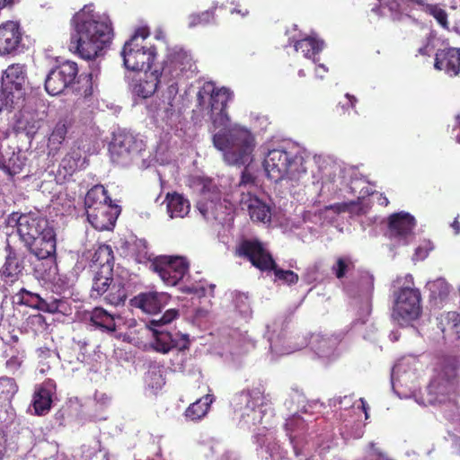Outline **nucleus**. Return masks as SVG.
Returning <instances> with one entry per match:
<instances>
[{
  "instance_id": "nucleus-1",
  "label": "nucleus",
  "mask_w": 460,
  "mask_h": 460,
  "mask_svg": "<svg viewBox=\"0 0 460 460\" xmlns=\"http://www.w3.org/2000/svg\"><path fill=\"white\" fill-rule=\"evenodd\" d=\"M232 93L226 87L217 88L212 82H205L197 93L198 107L211 121L214 130V146L222 152L224 160L231 165L249 164L253 160L256 146L252 131L240 124H229L226 105Z\"/></svg>"
},
{
  "instance_id": "nucleus-2",
  "label": "nucleus",
  "mask_w": 460,
  "mask_h": 460,
  "mask_svg": "<svg viewBox=\"0 0 460 460\" xmlns=\"http://www.w3.org/2000/svg\"><path fill=\"white\" fill-rule=\"evenodd\" d=\"M191 186L199 192L197 208L208 221L226 223L232 220L235 203H239L242 209L249 212L252 220L261 223L270 221V208L256 197L255 178L247 169L243 172L241 180L231 193L230 199H222L217 184L210 178L194 177L191 180Z\"/></svg>"
},
{
  "instance_id": "nucleus-3",
  "label": "nucleus",
  "mask_w": 460,
  "mask_h": 460,
  "mask_svg": "<svg viewBox=\"0 0 460 460\" xmlns=\"http://www.w3.org/2000/svg\"><path fill=\"white\" fill-rule=\"evenodd\" d=\"M413 356L402 358L393 367L392 386L400 398L414 397L420 405L443 404L452 401L456 391V363L444 358L436 368V375L427 387L426 398L417 396V365Z\"/></svg>"
},
{
  "instance_id": "nucleus-4",
  "label": "nucleus",
  "mask_w": 460,
  "mask_h": 460,
  "mask_svg": "<svg viewBox=\"0 0 460 460\" xmlns=\"http://www.w3.org/2000/svg\"><path fill=\"white\" fill-rule=\"evenodd\" d=\"M232 403L242 427L251 429L259 424L263 425L254 435L259 454L265 458L270 456L272 460L284 458L287 452L277 444L275 432L266 427L273 413L262 392L259 388L243 391L233 398Z\"/></svg>"
},
{
  "instance_id": "nucleus-5",
  "label": "nucleus",
  "mask_w": 460,
  "mask_h": 460,
  "mask_svg": "<svg viewBox=\"0 0 460 460\" xmlns=\"http://www.w3.org/2000/svg\"><path fill=\"white\" fill-rule=\"evenodd\" d=\"M71 48L84 59L98 57L112 39L109 17L94 12L92 4L84 5L72 19Z\"/></svg>"
},
{
  "instance_id": "nucleus-6",
  "label": "nucleus",
  "mask_w": 460,
  "mask_h": 460,
  "mask_svg": "<svg viewBox=\"0 0 460 460\" xmlns=\"http://www.w3.org/2000/svg\"><path fill=\"white\" fill-rule=\"evenodd\" d=\"M9 222L16 224L20 239L39 260L55 255L56 234L49 220L40 212L13 214Z\"/></svg>"
},
{
  "instance_id": "nucleus-7",
  "label": "nucleus",
  "mask_w": 460,
  "mask_h": 460,
  "mask_svg": "<svg viewBox=\"0 0 460 460\" xmlns=\"http://www.w3.org/2000/svg\"><path fill=\"white\" fill-rule=\"evenodd\" d=\"M263 168L267 176L273 181H287L291 185L298 184L306 176V162L299 154L297 147L280 144L268 149Z\"/></svg>"
},
{
  "instance_id": "nucleus-8",
  "label": "nucleus",
  "mask_w": 460,
  "mask_h": 460,
  "mask_svg": "<svg viewBox=\"0 0 460 460\" xmlns=\"http://www.w3.org/2000/svg\"><path fill=\"white\" fill-rule=\"evenodd\" d=\"M266 328L265 336L270 342V351L279 356L290 354L309 345L319 358L329 359L335 355V349L339 343L337 337L322 334H313L309 342L305 336L296 337L295 341H291V338L287 340L284 337L280 322H273Z\"/></svg>"
},
{
  "instance_id": "nucleus-9",
  "label": "nucleus",
  "mask_w": 460,
  "mask_h": 460,
  "mask_svg": "<svg viewBox=\"0 0 460 460\" xmlns=\"http://www.w3.org/2000/svg\"><path fill=\"white\" fill-rule=\"evenodd\" d=\"M313 181V185L318 190L319 195L329 196L348 189V191L358 194V198H364L371 193L367 181L358 176V172L353 168H342L332 162H323L319 166V175Z\"/></svg>"
},
{
  "instance_id": "nucleus-10",
  "label": "nucleus",
  "mask_w": 460,
  "mask_h": 460,
  "mask_svg": "<svg viewBox=\"0 0 460 460\" xmlns=\"http://www.w3.org/2000/svg\"><path fill=\"white\" fill-rule=\"evenodd\" d=\"M179 316V311L176 309L167 310L163 316L150 320L141 332L151 333L153 341L152 347L155 350L161 353H167L172 349L180 350L188 348L189 340L187 335L179 332H170L167 326Z\"/></svg>"
},
{
  "instance_id": "nucleus-11",
  "label": "nucleus",
  "mask_w": 460,
  "mask_h": 460,
  "mask_svg": "<svg viewBox=\"0 0 460 460\" xmlns=\"http://www.w3.org/2000/svg\"><path fill=\"white\" fill-rule=\"evenodd\" d=\"M148 111L162 128L177 130L184 120V103L177 84H169L159 101L148 106Z\"/></svg>"
},
{
  "instance_id": "nucleus-12",
  "label": "nucleus",
  "mask_w": 460,
  "mask_h": 460,
  "mask_svg": "<svg viewBox=\"0 0 460 460\" xmlns=\"http://www.w3.org/2000/svg\"><path fill=\"white\" fill-rule=\"evenodd\" d=\"M397 290L394 292L393 318L400 325L417 319L420 314V293L414 288L411 274L396 279Z\"/></svg>"
},
{
  "instance_id": "nucleus-13",
  "label": "nucleus",
  "mask_w": 460,
  "mask_h": 460,
  "mask_svg": "<svg viewBox=\"0 0 460 460\" xmlns=\"http://www.w3.org/2000/svg\"><path fill=\"white\" fill-rule=\"evenodd\" d=\"M148 36L147 28H138L124 43L120 56L123 59V66L128 70L138 71L146 67L150 69L156 58L157 52L155 46L146 43Z\"/></svg>"
},
{
  "instance_id": "nucleus-14",
  "label": "nucleus",
  "mask_w": 460,
  "mask_h": 460,
  "mask_svg": "<svg viewBox=\"0 0 460 460\" xmlns=\"http://www.w3.org/2000/svg\"><path fill=\"white\" fill-rule=\"evenodd\" d=\"M240 256H244L253 266L261 270H273L275 277L287 284H293L298 280V276L291 270L278 269L271 255L257 240L243 241L238 248Z\"/></svg>"
},
{
  "instance_id": "nucleus-15",
  "label": "nucleus",
  "mask_w": 460,
  "mask_h": 460,
  "mask_svg": "<svg viewBox=\"0 0 460 460\" xmlns=\"http://www.w3.org/2000/svg\"><path fill=\"white\" fill-rule=\"evenodd\" d=\"M195 69L191 55L181 48L174 47L168 50L159 74L164 84L169 85L175 82L178 84V80L191 76Z\"/></svg>"
},
{
  "instance_id": "nucleus-16",
  "label": "nucleus",
  "mask_w": 460,
  "mask_h": 460,
  "mask_svg": "<svg viewBox=\"0 0 460 460\" xmlns=\"http://www.w3.org/2000/svg\"><path fill=\"white\" fill-rule=\"evenodd\" d=\"M144 142L134 134L126 130H118L113 134L109 151L113 163L126 166L144 149Z\"/></svg>"
},
{
  "instance_id": "nucleus-17",
  "label": "nucleus",
  "mask_w": 460,
  "mask_h": 460,
  "mask_svg": "<svg viewBox=\"0 0 460 460\" xmlns=\"http://www.w3.org/2000/svg\"><path fill=\"white\" fill-rule=\"evenodd\" d=\"M112 273L96 271L91 288L90 296L93 299L103 297V301L112 306L124 305L127 292L121 281H115Z\"/></svg>"
},
{
  "instance_id": "nucleus-18",
  "label": "nucleus",
  "mask_w": 460,
  "mask_h": 460,
  "mask_svg": "<svg viewBox=\"0 0 460 460\" xmlns=\"http://www.w3.org/2000/svg\"><path fill=\"white\" fill-rule=\"evenodd\" d=\"M150 268L165 285L176 286L188 273L189 263L183 257L160 256L152 261Z\"/></svg>"
},
{
  "instance_id": "nucleus-19",
  "label": "nucleus",
  "mask_w": 460,
  "mask_h": 460,
  "mask_svg": "<svg viewBox=\"0 0 460 460\" xmlns=\"http://www.w3.org/2000/svg\"><path fill=\"white\" fill-rule=\"evenodd\" d=\"M78 73L76 63L66 61L53 68L45 80V89L50 95L61 93L75 78Z\"/></svg>"
},
{
  "instance_id": "nucleus-20",
  "label": "nucleus",
  "mask_w": 460,
  "mask_h": 460,
  "mask_svg": "<svg viewBox=\"0 0 460 460\" xmlns=\"http://www.w3.org/2000/svg\"><path fill=\"white\" fill-rule=\"evenodd\" d=\"M414 217L406 212L390 216L388 220V236L398 244L406 245L413 239Z\"/></svg>"
},
{
  "instance_id": "nucleus-21",
  "label": "nucleus",
  "mask_w": 460,
  "mask_h": 460,
  "mask_svg": "<svg viewBox=\"0 0 460 460\" xmlns=\"http://www.w3.org/2000/svg\"><path fill=\"white\" fill-rule=\"evenodd\" d=\"M27 84V72L24 65H10L2 75V87L21 104L23 102L25 85Z\"/></svg>"
},
{
  "instance_id": "nucleus-22",
  "label": "nucleus",
  "mask_w": 460,
  "mask_h": 460,
  "mask_svg": "<svg viewBox=\"0 0 460 460\" xmlns=\"http://www.w3.org/2000/svg\"><path fill=\"white\" fill-rule=\"evenodd\" d=\"M23 32L18 22L0 25V56L15 55L22 48Z\"/></svg>"
},
{
  "instance_id": "nucleus-23",
  "label": "nucleus",
  "mask_w": 460,
  "mask_h": 460,
  "mask_svg": "<svg viewBox=\"0 0 460 460\" xmlns=\"http://www.w3.org/2000/svg\"><path fill=\"white\" fill-rule=\"evenodd\" d=\"M163 83L158 69H146L144 73L134 75L128 83V87L133 95L146 99L152 96L157 90L158 84Z\"/></svg>"
},
{
  "instance_id": "nucleus-24",
  "label": "nucleus",
  "mask_w": 460,
  "mask_h": 460,
  "mask_svg": "<svg viewBox=\"0 0 460 460\" xmlns=\"http://www.w3.org/2000/svg\"><path fill=\"white\" fill-rule=\"evenodd\" d=\"M119 214V207L111 203L104 204L98 207V208L86 211L89 223L99 231L112 229Z\"/></svg>"
},
{
  "instance_id": "nucleus-25",
  "label": "nucleus",
  "mask_w": 460,
  "mask_h": 460,
  "mask_svg": "<svg viewBox=\"0 0 460 460\" xmlns=\"http://www.w3.org/2000/svg\"><path fill=\"white\" fill-rule=\"evenodd\" d=\"M24 270V255L8 248L5 261L0 269V278L5 285L12 286L22 276Z\"/></svg>"
},
{
  "instance_id": "nucleus-26",
  "label": "nucleus",
  "mask_w": 460,
  "mask_h": 460,
  "mask_svg": "<svg viewBox=\"0 0 460 460\" xmlns=\"http://www.w3.org/2000/svg\"><path fill=\"white\" fill-rule=\"evenodd\" d=\"M170 296L165 292L148 291L138 294L131 300L133 306L146 314H155L169 301Z\"/></svg>"
},
{
  "instance_id": "nucleus-27",
  "label": "nucleus",
  "mask_w": 460,
  "mask_h": 460,
  "mask_svg": "<svg viewBox=\"0 0 460 460\" xmlns=\"http://www.w3.org/2000/svg\"><path fill=\"white\" fill-rule=\"evenodd\" d=\"M55 394L56 383L52 379H47L36 387L32 401L35 414L45 415L49 411Z\"/></svg>"
},
{
  "instance_id": "nucleus-28",
  "label": "nucleus",
  "mask_w": 460,
  "mask_h": 460,
  "mask_svg": "<svg viewBox=\"0 0 460 460\" xmlns=\"http://www.w3.org/2000/svg\"><path fill=\"white\" fill-rule=\"evenodd\" d=\"M17 302L27 306L49 313H56L62 310L64 303L62 301L53 300L48 302L39 294L21 288L16 294Z\"/></svg>"
},
{
  "instance_id": "nucleus-29",
  "label": "nucleus",
  "mask_w": 460,
  "mask_h": 460,
  "mask_svg": "<svg viewBox=\"0 0 460 460\" xmlns=\"http://www.w3.org/2000/svg\"><path fill=\"white\" fill-rule=\"evenodd\" d=\"M434 66L443 70L449 76H456L460 73V49L448 48L440 49L436 53Z\"/></svg>"
},
{
  "instance_id": "nucleus-30",
  "label": "nucleus",
  "mask_w": 460,
  "mask_h": 460,
  "mask_svg": "<svg viewBox=\"0 0 460 460\" xmlns=\"http://www.w3.org/2000/svg\"><path fill=\"white\" fill-rule=\"evenodd\" d=\"M285 429L295 455L299 456L302 454L301 447L305 439V421L299 415H293L287 420Z\"/></svg>"
},
{
  "instance_id": "nucleus-31",
  "label": "nucleus",
  "mask_w": 460,
  "mask_h": 460,
  "mask_svg": "<svg viewBox=\"0 0 460 460\" xmlns=\"http://www.w3.org/2000/svg\"><path fill=\"white\" fill-rule=\"evenodd\" d=\"M24 166V158L21 152H15L9 146H0V169L10 176L21 172Z\"/></svg>"
},
{
  "instance_id": "nucleus-32",
  "label": "nucleus",
  "mask_w": 460,
  "mask_h": 460,
  "mask_svg": "<svg viewBox=\"0 0 460 460\" xmlns=\"http://www.w3.org/2000/svg\"><path fill=\"white\" fill-rule=\"evenodd\" d=\"M165 201L167 213L171 218H183L190 212V201L181 194H167Z\"/></svg>"
},
{
  "instance_id": "nucleus-33",
  "label": "nucleus",
  "mask_w": 460,
  "mask_h": 460,
  "mask_svg": "<svg viewBox=\"0 0 460 460\" xmlns=\"http://www.w3.org/2000/svg\"><path fill=\"white\" fill-rule=\"evenodd\" d=\"M117 319H119V315L109 313L102 307H95L90 315L91 322L107 332H114L116 331Z\"/></svg>"
},
{
  "instance_id": "nucleus-34",
  "label": "nucleus",
  "mask_w": 460,
  "mask_h": 460,
  "mask_svg": "<svg viewBox=\"0 0 460 460\" xmlns=\"http://www.w3.org/2000/svg\"><path fill=\"white\" fill-rule=\"evenodd\" d=\"M323 47L324 42L314 35L304 38L295 44L296 51L301 50L306 58H312L314 63L316 62L315 56L323 50Z\"/></svg>"
},
{
  "instance_id": "nucleus-35",
  "label": "nucleus",
  "mask_w": 460,
  "mask_h": 460,
  "mask_svg": "<svg viewBox=\"0 0 460 460\" xmlns=\"http://www.w3.org/2000/svg\"><path fill=\"white\" fill-rule=\"evenodd\" d=\"M114 262L113 251L110 245H100L93 255V264L102 273H112Z\"/></svg>"
},
{
  "instance_id": "nucleus-36",
  "label": "nucleus",
  "mask_w": 460,
  "mask_h": 460,
  "mask_svg": "<svg viewBox=\"0 0 460 460\" xmlns=\"http://www.w3.org/2000/svg\"><path fill=\"white\" fill-rule=\"evenodd\" d=\"M214 401L212 394H207L191 403L185 411V417L191 421H197L205 417Z\"/></svg>"
},
{
  "instance_id": "nucleus-37",
  "label": "nucleus",
  "mask_w": 460,
  "mask_h": 460,
  "mask_svg": "<svg viewBox=\"0 0 460 460\" xmlns=\"http://www.w3.org/2000/svg\"><path fill=\"white\" fill-rule=\"evenodd\" d=\"M111 199L107 196V191L102 185H95L88 190L84 205L86 211L89 209H95L104 204H111Z\"/></svg>"
},
{
  "instance_id": "nucleus-38",
  "label": "nucleus",
  "mask_w": 460,
  "mask_h": 460,
  "mask_svg": "<svg viewBox=\"0 0 460 460\" xmlns=\"http://www.w3.org/2000/svg\"><path fill=\"white\" fill-rule=\"evenodd\" d=\"M426 287L429 290L430 298L436 305H441L447 298L450 292V286L443 278L429 281Z\"/></svg>"
},
{
  "instance_id": "nucleus-39",
  "label": "nucleus",
  "mask_w": 460,
  "mask_h": 460,
  "mask_svg": "<svg viewBox=\"0 0 460 460\" xmlns=\"http://www.w3.org/2000/svg\"><path fill=\"white\" fill-rule=\"evenodd\" d=\"M40 127V121L28 112H22L17 121V128L25 131L27 135H34Z\"/></svg>"
},
{
  "instance_id": "nucleus-40",
  "label": "nucleus",
  "mask_w": 460,
  "mask_h": 460,
  "mask_svg": "<svg viewBox=\"0 0 460 460\" xmlns=\"http://www.w3.org/2000/svg\"><path fill=\"white\" fill-rule=\"evenodd\" d=\"M17 389V385L13 378L0 377V401L4 405L10 402Z\"/></svg>"
},
{
  "instance_id": "nucleus-41",
  "label": "nucleus",
  "mask_w": 460,
  "mask_h": 460,
  "mask_svg": "<svg viewBox=\"0 0 460 460\" xmlns=\"http://www.w3.org/2000/svg\"><path fill=\"white\" fill-rule=\"evenodd\" d=\"M215 9L214 6L211 10H207L199 13H192L188 17V27L194 28L199 25H207L215 21Z\"/></svg>"
},
{
  "instance_id": "nucleus-42",
  "label": "nucleus",
  "mask_w": 460,
  "mask_h": 460,
  "mask_svg": "<svg viewBox=\"0 0 460 460\" xmlns=\"http://www.w3.org/2000/svg\"><path fill=\"white\" fill-rule=\"evenodd\" d=\"M67 132L66 125L64 121H58L49 138V146L50 149H58L63 142Z\"/></svg>"
},
{
  "instance_id": "nucleus-43",
  "label": "nucleus",
  "mask_w": 460,
  "mask_h": 460,
  "mask_svg": "<svg viewBox=\"0 0 460 460\" xmlns=\"http://www.w3.org/2000/svg\"><path fill=\"white\" fill-rule=\"evenodd\" d=\"M380 12L383 15H389L394 21H402L406 16L402 12L399 3L395 0L382 4Z\"/></svg>"
},
{
  "instance_id": "nucleus-44",
  "label": "nucleus",
  "mask_w": 460,
  "mask_h": 460,
  "mask_svg": "<svg viewBox=\"0 0 460 460\" xmlns=\"http://www.w3.org/2000/svg\"><path fill=\"white\" fill-rule=\"evenodd\" d=\"M353 267L354 265L351 259L347 256H342L337 258L335 263L332 267V271L338 279H341L345 277L346 273Z\"/></svg>"
},
{
  "instance_id": "nucleus-45",
  "label": "nucleus",
  "mask_w": 460,
  "mask_h": 460,
  "mask_svg": "<svg viewBox=\"0 0 460 460\" xmlns=\"http://www.w3.org/2000/svg\"><path fill=\"white\" fill-rule=\"evenodd\" d=\"M83 164L80 155L74 151L67 154L61 161L60 166L66 173L72 174L79 166Z\"/></svg>"
},
{
  "instance_id": "nucleus-46",
  "label": "nucleus",
  "mask_w": 460,
  "mask_h": 460,
  "mask_svg": "<svg viewBox=\"0 0 460 460\" xmlns=\"http://www.w3.org/2000/svg\"><path fill=\"white\" fill-rule=\"evenodd\" d=\"M426 13L432 15L443 28H447V14L444 9L437 4H431Z\"/></svg>"
},
{
  "instance_id": "nucleus-47",
  "label": "nucleus",
  "mask_w": 460,
  "mask_h": 460,
  "mask_svg": "<svg viewBox=\"0 0 460 460\" xmlns=\"http://www.w3.org/2000/svg\"><path fill=\"white\" fill-rule=\"evenodd\" d=\"M21 105L17 100L11 98V94L5 93L3 88L0 89V112L4 109L20 107Z\"/></svg>"
},
{
  "instance_id": "nucleus-48",
  "label": "nucleus",
  "mask_w": 460,
  "mask_h": 460,
  "mask_svg": "<svg viewBox=\"0 0 460 460\" xmlns=\"http://www.w3.org/2000/svg\"><path fill=\"white\" fill-rule=\"evenodd\" d=\"M234 303L235 308L240 312L241 314L246 316L250 313V304L248 296L244 294H237L234 296Z\"/></svg>"
},
{
  "instance_id": "nucleus-49",
  "label": "nucleus",
  "mask_w": 460,
  "mask_h": 460,
  "mask_svg": "<svg viewBox=\"0 0 460 460\" xmlns=\"http://www.w3.org/2000/svg\"><path fill=\"white\" fill-rule=\"evenodd\" d=\"M180 288L183 293L193 295L198 298H200L206 295V288L200 282L190 285H182Z\"/></svg>"
},
{
  "instance_id": "nucleus-50",
  "label": "nucleus",
  "mask_w": 460,
  "mask_h": 460,
  "mask_svg": "<svg viewBox=\"0 0 460 460\" xmlns=\"http://www.w3.org/2000/svg\"><path fill=\"white\" fill-rule=\"evenodd\" d=\"M330 405L340 409H349L353 405V397L351 395L334 397L330 400Z\"/></svg>"
},
{
  "instance_id": "nucleus-51",
  "label": "nucleus",
  "mask_w": 460,
  "mask_h": 460,
  "mask_svg": "<svg viewBox=\"0 0 460 460\" xmlns=\"http://www.w3.org/2000/svg\"><path fill=\"white\" fill-rule=\"evenodd\" d=\"M433 247L429 242L420 245L419 247L416 248L412 260L423 261L429 255V251H431Z\"/></svg>"
},
{
  "instance_id": "nucleus-52",
  "label": "nucleus",
  "mask_w": 460,
  "mask_h": 460,
  "mask_svg": "<svg viewBox=\"0 0 460 460\" xmlns=\"http://www.w3.org/2000/svg\"><path fill=\"white\" fill-rule=\"evenodd\" d=\"M40 357L42 358H49V360L47 362V364H42L40 368H39V371L42 374H44L47 370L49 369L50 367V363L54 362L56 360V358L58 357V355L53 352V351H50V350H45V351H41V354H40Z\"/></svg>"
},
{
  "instance_id": "nucleus-53",
  "label": "nucleus",
  "mask_w": 460,
  "mask_h": 460,
  "mask_svg": "<svg viewBox=\"0 0 460 460\" xmlns=\"http://www.w3.org/2000/svg\"><path fill=\"white\" fill-rule=\"evenodd\" d=\"M407 1L410 5L413 6L417 10L422 11L424 13H426L428 11V9L429 8V6L431 5L430 4L428 3L427 0H407Z\"/></svg>"
},
{
  "instance_id": "nucleus-54",
  "label": "nucleus",
  "mask_w": 460,
  "mask_h": 460,
  "mask_svg": "<svg viewBox=\"0 0 460 460\" xmlns=\"http://www.w3.org/2000/svg\"><path fill=\"white\" fill-rule=\"evenodd\" d=\"M93 67L91 68L92 71L87 75L88 76V81L91 82V86L89 88L85 89V91H84L85 96L92 94L93 81V78H97L98 73H99V69H98L97 64L93 63Z\"/></svg>"
},
{
  "instance_id": "nucleus-55",
  "label": "nucleus",
  "mask_w": 460,
  "mask_h": 460,
  "mask_svg": "<svg viewBox=\"0 0 460 460\" xmlns=\"http://www.w3.org/2000/svg\"><path fill=\"white\" fill-rule=\"evenodd\" d=\"M231 4L235 5V7L231 10L232 14L235 13V14H239L241 17H245L249 13L248 9L242 8L240 6L239 0H233L231 2Z\"/></svg>"
},
{
  "instance_id": "nucleus-56",
  "label": "nucleus",
  "mask_w": 460,
  "mask_h": 460,
  "mask_svg": "<svg viewBox=\"0 0 460 460\" xmlns=\"http://www.w3.org/2000/svg\"><path fill=\"white\" fill-rule=\"evenodd\" d=\"M433 51V46H431L430 39L428 38L426 40V42L419 48L418 53L421 56H429L431 52Z\"/></svg>"
},
{
  "instance_id": "nucleus-57",
  "label": "nucleus",
  "mask_w": 460,
  "mask_h": 460,
  "mask_svg": "<svg viewBox=\"0 0 460 460\" xmlns=\"http://www.w3.org/2000/svg\"><path fill=\"white\" fill-rule=\"evenodd\" d=\"M452 136L457 143H460V113L456 116V124L452 128Z\"/></svg>"
},
{
  "instance_id": "nucleus-58",
  "label": "nucleus",
  "mask_w": 460,
  "mask_h": 460,
  "mask_svg": "<svg viewBox=\"0 0 460 460\" xmlns=\"http://www.w3.org/2000/svg\"><path fill=\"white\" fill-rule=\"evenodd\" d=\"M22 364V359L19 357H12L6 361V367L11 371L16 370Z\"/></svg>"
},
{
  "instance_id": "nucleus-59",
  "label": "nucleus",
  "mask_w": 460,
  "mask_h": 460,
  "mask_svg": "<svg viewBox=\"0 0 460 460\" xmlns=\"http://www.w3.org/2000/svg\"><path fill=\"white\" fill-rule=\"evenodd\" d=\"M447 319L453 323L454 327L458 328L460 326V314L456 312H450L447 314Z\"/></svg>"
},
{
  "instance_id": "nucleus-60",
  "label": "nucleus",
  "mask_w": 460,
  "mask_h": 460,
  "mask_svg": "<svg viewBox=\"0 0 460 460\" xmlns=\"http://www.w3.org/2000/svg\"><path fill=\"white\" fill-rule=\"evenodd\" d=\"M327 72L328 68L324 65L320 64L315 69V76L317 78L323 79Z\"/></svg>"
},
{
  "instance_id": "nucleus-61",
  "label": "nucleus",
  "mask_w": 460,
  "mask_h": 460,
  "mask_svg": "<svg viewBox=\"0 0 460 460\" xmlns=\"http://www.w3.org/2000/svg\"><path fill=\"white\" fill-rule=\"evenodd\" d=\"M345 97H346V99H347V105H348V106H350L351 108H354V107H355V104H356V102H357V99H356V97H355V96H353V95H350V94H349V93H347V94L345 95ZM345 106H346V104H343V105H342V108H345Z\"/></svg>"
},
{
  "instance_id": "nucleus-62",
  "label": "nucleus",
  "mask_w": 460,
  "mask_h": 460,
  "mask_svg": "<svg viewBox=\"0 0 460 460\" xmlns=\"http://www.w3.org/2000/svg\"><path fill=\"white\" fill-rule=\"evenodd\" d=\"M94 399L102 404H105L109 401V397L105 394L102 393H96Z\"/></svg>"
},
{
  "instance_id": "nucleus-63",
  "label": "nucleus",
  "mask_w": 460,
  "mask_h": 460,
  "mask_svg": "<svg viewBox=\"0 0 460 460\" xmlns=\"http://www.w3.org/2000/svg\"><path fill=\"white\" fill-rule=\"evenodd\" d=\"M349 204L348 203H341L332 206V208H335L338 212H341L347 210L349 208Z\"/></svg>"
},
{
  "instance_id": "nucleus-64",
  "label": "nucleus",
  "mask_w": 460,
  "mask_h": 460,
  "mask_svg": "<svg viewBox=\"0 0 460 460\" xmlns=\"http://www.w3.org/2000/svg\"><path fill=\"white\" fill-rule=\"evenodd\" d=\"M360 403H361L360 407L365 413V418H366V420H367L369 417L368 416V406H367V402L364 401V399H362V398H360Z\"/></svg>"
}]
</instances>
